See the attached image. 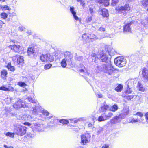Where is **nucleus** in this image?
<instances>
[{
	"mask_svg": "<svg viewBox=\"0 0 148 148\" xmlns=\"http://www.w3.org/2000/svg\"><path fill=\"white\" fill-rule=\"evenodd\" d=\"M25 125L29 126L31 125V124L29 122H25L23 123Z\"/></svg>",
	"mask_w": 148,
	"mask_h": 148,
	"instance_id": "obj_53",
	"label": "nucleus"
},
{
	"mask_svg": "<svg viewBox=\"0 0 148 148\" xmlns=\"http://www.w3.org/2000/svg\"><path fill=\"white\" fill-rule=\"evenodd\" d=\"M110 107L107 105H104L101 108V110L103 111L109 110Z\"/></svg>",
	"mask_w": 148,
	"mask_h": 148,
	"instance_id": "obj_32",
	"label": "nucleus"
},
{
	"mask_svg": "<svg viewBox=\"0 0 148 148\" xmlns=\"http://www.w3.org/2000/svg\"><path fill=\"white\" fill-rule=\"evenodd\" d=\"M98 129L97 133L98 134H99L102 132L103 130V127H100L98 128Z\"/></svg>",
	"mask_w": 148,
	"mask_h": 148,
	"instance_id": "obj_36",
	"label": "nucleus"
},
{
	"mask_svg": "<svg viewBox=\"0 0 148 148\" xmlns=\"http://www.w3.org/2000/svg\"><path fill=\"white\" fill-rule=\"evenodd\" d=\"M131 9L130 6L128 4H126L123 5H119L115 8L116 12L117 13L125 14L124 12L129 11Z\"/></svg>",
	"mask_w": 148,
	"mask_h": 148,
	"instance_id": "obj_3",
	"label": "nucleus"
},
{
	"mask_svg": "<svg viewBox=\"0 0 148 148\" xmlns=\"http://www.w3.org/2000/svg\"><path fill=\"white\" fill-rule=\"evenodd\" d=\"M95 68L97 70L102 71L109 75L112 74L114 69L111 65L103 63L97 64Z\"/></svg>",
	"mask_w": 148,
	"mask_h": 148,
	"instance_id": "obj_1",
	"label": "nucleus"
},
{
	"mask_svg": "<svg viewBox=\"0 0 148 148\" xmlns=\"http://www.w3.org/2000/svg\"><path fill=\"white\" fill-rule=\"evenodd\" d=\"M9 47L11 48L12 50H13L16 52L19 53L21 51L20 46L18 45H10Z\"/></svg>",
	"mask_w": 148,
	"mask_h": 148,
	"instance_id": "obj_11",
	"label": "nucleus"
},
{
	"mask_svg": "<svg viewBox=\"0 0 148 148\" xmlns=\"http://www.w3.org/2000/svg\"><path fill=\"white\" fill-rule=\"evenodd\" d=\"M15 133H11L10 132L6 133L5 134L6 136H8L10 137L14 138V135Z\"/></svg>",
	"mask_w": 148,
	"mask_h": 148,
	"instance_id": "obj_31",
	"label": "nucleus"
},
{
	"mask_svg": "<svg viewBox=\"0 0 148 148\" xmlns=\"http://www.w3.org/2000/svg\"><path fill=\"white\" fill-rule=\"evenodd\" d=\"M31 103H34L35 102L30 97H28L27 99Z\"/></svg>",
	"mask_w": 148,
	"mask_h": 148,
	"instance_id": "obj_51",
	"label": "nucleus"
},
{
	"mask_svg": "<svg viewBox=\"0 0 148 148\" xmlns=\"http://www.w3.org/2000/svg\"><path fill=\"white\" fill-rule=\"evenodd\" d=\"M135 116H138L140 117H142L143 116V114L140 112H138L136 114H134Z\"/></svg>",
	"mask_w": 148,
	"mask_h": 148,
	"instance_id": "obj_47",
	"label": "nucleus"
},
{
	"mask_svg": "<svg viewBox=\"0 0 148 148\" xmlns=\"http://www.w3.org/2000/svg\"><path fill=\"white\" fill-rule=\"evenodd\" d=\"M47 54L45 55H42L40 56V59L42 62H47Z\"/></svg>",
	"mask_w": 148,
	"mask_h": 148,
	"instance_id": "obj_27",
	"label": "nucleus"
},
{
	"mask_svg": "<svg viewBox=\"0 0 148 148\" xmlns=\"http://www.w3.org/2000/svg\"><path fill=\"white\" fill-rule=\"evenodd\" d=\"M101 14L104 17H108L109 16L108 10L106 9L101 10Z\"/></svg>",
	"mask_w": 148,
	"mask_h": 148,
	"instance_id": "obj_21",
	"label": "nucleus"
},
{
	"mask_svg": "<svg viewBox=\"0 0 148 148\" xmlns=\"http://www.w3.org/2000/svg\"><path fill=\"white\" fill-rule=\"evenodd\" d=\"M99 30L100 31H102L103 32H104L105 31V29L102 27H100L99 28Z\"/></svg>",
	"mask_w": 148,
	"mask_h": 148,
	"instance_id": "obj_59",
	"label": "nucleus"
},
{
	"mask_svg": "<svg viewBox=\"0 0 148 148\" xmlns=\"http://www.w3.org/2000/svg\"><path fill=\"white\" fill-rule=\"evenodd\" d=\"M89 7V13L92 16L95 13V7L93 5H90Z\"/></svg>",
	"mask_w": 148,
	"mask_h": 148,
	"instance_id": "obj_16",
	"label": "nucleus"
},
{
	"mask_svg": "<svg viewBox=\"0 0 148 148\" xmlns=\"http://www.w3.org/2000/svg\"><path fill=\"white\" fill-rule=\"evenodd\" d=\"M59 122L63 125L67 124L69 123L68 121L66 119H62L59 120Z\"/></svg>",
	"mask_w": 148,
	"mask_h": 148,
	"instance_id": "obj_30",
	"label": "nucleus"
},
{
	"mask_svg": "<svg viewBox=\"0 0 148 148\" xmlns=\"http://www.w3.org/2000/svg\"><path fill=\"white\" fill-rule=\"evenodd\" d=\"M94 122H93V123L89 122L88 125V126L89 128H94L95 127L94 126Z\"/></svg>",
	"mask_w": 148,
	"mask_h": 148,
	"instance_id": "obj_41",
	"label": "nucleus"
},
{
	"mask_svg": "<svg viewBox=\"0 0 148 148\" xmlns=\"http://www.w3.org/2000/svg\"><path fill=\"white\" fill-rule=\"evenodd\" d=\"M142 75L143 77L148 81V70L146 68H144L142 71Z\"/></svg>",
	"mask_w": 148,
	"mask_h": 148,
	"instance_id": "obj_15",
	"label": "nucleus"
},
{
	"mask_svg": "<svg viewBox=\"0 0 148 148\" xmlns=\"http://www.w3.org/2000/svg\"><path fill=\"white\" fill-rule=\"evenodd\" d=\"M80 143L82 145H86L90 141L91 135L88 133L82 134L80 136Z\"/></svg>",
	"mask_w": 148,
	"mask_h": 148,
	"instance_id": "obj_5",
	"label": "nucleus"
},
{
	"mask_svg": "<svg viewBox=\"0 0 148 148\" xmlns=\"http://www.w3.org/2000/svg\"><path fill=\"white\" fill-rule=\"evenodd\" d=\"M64 56L65 58L63 59L61 62V65L63 67H66L67 64L71 65L73 56L70 52H66L64 53Z\"/></svg>",
	"mask_w": 148,
	"mask_h": 148,
	"instance_id": "obj_2",
	"label": "nucleus"
},
{
	"mask_svg": "<svg viewBox=\"0 0 148 148\" xmlns=\"http://www.w3.org/2000/svg\"><path fill=\"white\" fill-rule=\"evenodd\" d=\"M88 39H93L96 40L98 38V37L94 34H89L88 35Z\"/></svg>",
	"mask_w": 148,
	"mask_h": 148,
	"instance_id": "obj_28",
	"label": "nucleus"
},
{
	"mask_svg": "<svg viewBox=\"0 0 148 148\" xmlns=\"http://www.w3.org/2000/svg\"><path fill=\"white\" fill-rule=\"evenodd\" d=\"M42 114L46 116H48L49 115L48 112H43Z\"/></svg>",
	"mask_w": 148,
	"mask_h": 148,
	"instance_id": "obj_55",
	"label": "nucleus"
},
{
	"mask_svg": "<svg viewBox=\"0 0 148 148\" xmlns=\"http://www.w3.org/2000/svg\"><path fill=\"white\" fill-rule=\"evenodd\" d=\"M134 22L133 21H132L130 23L127 22L126 21L125 22V25L123 26V30L124 32H129L131 31V29L130 26L131 24Z\"/></svg>",
	"mask_w": 148,
	"mask_h": 148,
	"instance_id": "obj_9",
	"label": "nucleus"
},
{
	"mask_svg": "<svg viewBox=\"0 0 148 148\" xmlns=\"http://www.w3.org/2000/svg\"><path fill=\"white\" fill-rule=\"evenodd\" d=\"M134 80L133 79H130L128 81V88L126 91L127 93L129 94L131 93V91H130V90L134 86Z\"/></svg>",
	"mask_w": 148,
	"mask_h": 148,
	"instance_id": "obj_10",
	"label": "nucleus"
},
{
	"mask_svg": "<svg viewBox=\"0 0 148 148\" xmlns=\"http://www.w3.org/2000/svg\"><path fill=\"white\" fill-rule=\"evenodd\" d=\"M25 29V28L23 27H19L18 28L19 30L21 31H22L24 30Z\"/></svg>",
	"mask_w": 148,
	"mask_h": 148,
	"instance_id": "obj_61",
	"label": "nucleus"
},
{
	"mask_svg": "<svg viewBox=\"0 0 148 148\" xmlns=\"http://www.w3.org/2000/svg\"><path fill=\"white\" fill-rule=\"evenodd\" d=\"M118 109V107L116 105H114L113 106L112 111H115L117 110Z\"/></svg>",
	"mask_w": 148,
	"mask_h": 148,
	"instance_id": "obj_48",
	"label": "nucleus"
},
{
	"mask_svg": "<svg viewBox=\"0 0 148 148\" xmlns=\"http://www.w3.org/2000/svg\"><path fill=\"white\" fill-rule=\"evenodd\" d=\"M137 87L139 91L142 92H144L145 90V88L143 87L141 83L139 82H138Z\"/></svg>",
	"mask_w": 148,
	"mask_h": 148,
	"instance_id": "obj_22",
	"label": "nucleus"
},
{
	"mask_svg": "<svg viewBox=\"0 0 148 148\" xmlns=\"http://www.w3.org/2000/svg\"><path fill=\"white\" fill-rule=\"evenodd\" d=\"M119 2V0H112L111 3L113 6H115Z\"/></svg>",
	"mask_w": 148,
	"mask_h": 148,
	"instance_id": "obj_44",
	"label": "nucleus"
},
{
	"mask_svg": "<svg viewBox=\"0 0 148 148\" xmlns=\"http://www.w3.org/2000/svg\"><path fill=\"white\" fill-rule=\"evenodd\" d=\"M114 62L116 66L120 67L125 66L126 63V59L123 56L115 58Z\"/></svg>",
	"mask_w": 148,
	"mask_h": 148,
	"instance_id": "obj_6",
	"label": "nucleus"
},
{
	"mask_svg": "<svg viewBox=\"0 0 148 148\" xmlns=\"http://www.w3.org/2000/svg\"><path fill=\"white\" fill-rule=\"evenodd\" d=\"M0 90H4L5 91H10V90L8 88L4 86L0 87Z\"/></svg>",
	"mask_w": 148,
	"mask_h": 148,
	"instance_id": "obj_40",
	"label": "nucleus"
},
{
	"mask_svg": "<svg viewBox=\"0 0 148 148\" xmlns=\"http://www.w3.org/2000/svg\"><path fill=\"white\" fill-rule=\"evenodd\" d=\"M22 100L19 99L15 104L13 105V107L16 109L20 108L22 107H24L23 104H21Z\"/></svg>",
	"mask_w": 148,
	"mask_h": 148,
	"instance_id": "obj_13",
	"label": "nucleus"
},
{
	"mask_svg": "<svg viewBox=\"0 0 148 148\" xmlns=\"http://www.w3.org/2000/svg\"><path fill=\"white\" fill-rule=\"evenodd\" d=\"M47 62H52L54 60V58L53 56L49 54H47Z\"/></svg>",
	"mask_w": 148,
	"mask_h": 148,
	"instance_id": "obj_20",
	"label": "nucleus"
},
{
	"mask_svg": "<svg viewBox=\"0 0 148 148\" xmlns=\"http://www.w3.org/2000/svg\"><path fill=\"white\" fill-rule=\"evenodd\" d=\"M35 110L36 111H44L43 109L41 107L39 106H37L33 108V111H35Z\"/></svg>",
	"mask_w": 148,
	"mask_h": 148,
	"instance_id": "obj_33",
	"label": "nucleus"
},
{
	"mask_svg": "<svg viewBox=\"0 0 148 148\" xmlns=\"http://www.w3.org/2000/svg\"><path fill=\"white\" fill-rule=\"evenodd\" d=\"M80 67L78 69V71L80 72L84 73L86 72V68L82 65H80Z\"/></svg>",
	"mask_w": 148,
	"mask_h": 148,
	"instance_id": "obj_23",
	"label": "nucleus"
},
{
	"mask_svg": "<svg viewBox=\"0 0 148 148\" xmlns=\"http://www.w3.org/2000/svg\"><path fill=\"white\" fill-rule=\"evenodd\" d=\"M74 8L73 7H70V11L72 13L74 18L76 20H77L78 19V17L76 15V12L75 11H74Z\"/></svg>",
	"mask_w": 148,
	"mask_h": 148,
	"instance_id": "obj_18",
	"label": "nucleus"
},
{
	"mask_svg": "<svg viewBox=\"0 0 148 148\" xmlns=\"http://www.w3.org/2000/svg\"><path fill=\"white\" fill-rule=\"evenodd\" d=\"M52 64H47L45 66V69H49L51 66Z\"/></svg>",
	"mask_w": 148,
	"mask_h": 148,
	"instance_id": "obj_49",
	"label": "nucleus"
},
{
	"mask_svg": "<svg viewBox=\"0 0 148 148\" xmlns=\"http://www.w3.org/2000/svg\"><path fill=\"white\" fill-rule=\"evenodd\" d=\"M146 120V121L148 123V112H147L144 115Z\"/></svg>",
	"mask_w": 148,
	"mask_h": 148,
	"instance_id": "obj_50",
	"label": "nucleus"
},
{
	"mask_svg": "<svg viewBox=\"0 0 148 148\" xmlns=\"http://www.w3.org/2000/svg\"><path fill=\"white\" fill-rule=\"evenodd\" d=\"M3 147L5 148H14L13 146H10L8 147V146L5 144L3 145Z\"/></svg>",
	"mask_w": 148,
	"mask_h": 148,
	"instance_id": "obj_62",
	"label": "nucleus"
},
{
	"mask_svg": "<svg viewBox=\"0 0 148 148\" xmlns=\"http://www.w3.org/2000/svg\"><path fill=\"white\" fill-rule=\"evenodd\" d=\"M92 55L94 57L96 56L97 58H100L101 61L102 62H105L106 63L108 60H109L107 56L105 53H103L102 51L97 53L96 54H93Z\"/></svg>",
	"mask_w": 148,
	"mask_h": 148,
	"instance_id": "obj_8",
	"label": "nucleus"
},
{
	"mask_svg": "<svg viewBox=\"0 0 148 148\" xmlns=\"http://www.w3.org/2000/svg\"><path fill=\"white\" fill-rule=\"evenodd\" d=\"M11 100L12 99L10 97H7L5 99V102L7 104L10 103L11 102Z\"/></svg>",
	"mask_w": 148,
	"mask_h": 148,
	"instance_id": "obj_39",
	"label": "nucleus"
},
{
	"mask_svg": "<svg viewBox=\"0 0 148 148\" xmlns=\"http://www.w3.org/2000/svg\"><path fill=\"white\" fill-rule=\"evenodd\" d=\"M83 59V57L82 56H79L77 58V60L79 61H81Z\"/></svg>",
	"mask_w": 148,
	"mask_h": 148,
	"instance_id": "obj_60",
	"label": "nucleus"
},
{
	"mask_svg": "<svg viewBox=\"0 0 148 148\" xmlns=\"http://www.w3.org/2000/svg\"><path fill=\"white\" fill-rule=\"evenodd\" d=\"M123 88V86L119 84L115 88V90L118 92H120L122 90Z\"/></svg>",
	"mask_w": 148,
	"mask_h": 148,
	"instance_id": "obj_29",
	"label": "nucleus"
},
{
	"mask_svg": "<svg viewBox=\"0 0 148 148\" xmlns=\"http://www.w3.org/2000/svg\"><path fill=\"white\" fill-rule=\"evenodd\" d=\"M101 148H109V145L105 144L102 146Z\"/></svg>",
	"mask_w": 148,
	"mask_h": 148,
	"instance_id": "obj_56",
	"label": "nucleus"
},
{
	"mask_svg": "<svg viewBox=\"0 0 148 148\" xmlns=\"http://www.w3.org/2000/svg\"><path fill=\"white\" fill-rule=\"evenodd\" d=\"M78 129L80 130V129L78 128H74L73 129V131H75V132H78Z\"/></svg>",
	"mask_w": 148,
	"mask_h": 148,
	"instance_id": "obj_63",
	"label": "nucleus"
},
{
	"mask_svg": "<svg viewBox=\"0 0 148 148\" xmlns=\"http://www.w3.org/2000/svg\"><path fill=\"white\" fill-rule=\"evenodd\" d=\"M92 15H91L90 16H88V17L86 19V21L87 23L90 22L91 21L92 19Z\"/></svg>",
	"mask_w": 148,
	"mask_h": 148,
	"instance_id": "obj_43",
	"label": "nucleus"
},
{
	"mask_svg": "<svg viewBox=\"0 0 148 148\" xmlns=\"http://www.w3.org/2000/svg\"><path fill=\"white\" fill-rule=\"evenodd\" d=\"M8 15L5 13H2L1 14V16L2 18L5 19L7 18Z\"/></svg>",
	"mask_w": 148,
	"mask_h": 148,
	"instance_id": "obj_37",
	"label": "nucleus"
},
{
	"mask_svg": "<svg viewBox=\"0 0 148 148\" xmlns=\"http://www.w3.org/2000/svg\"><path fill=\"white\" fill-rule=\"evenodd\" d=\"M126 98L129 100H131V99H132L133 96L132 95H128L126 97Z\"/></svg>",
	"mask_w": 148,
	"mask_h": 148,
	"instance_id": "obj_52",
	"label": "nucleus"
},
{
	"mask_svg": "<svg viewBox=\"0 0 148 148\" xmlns=\"http://www.w3.org/2000/svg\"><path fill=\"white\" fill-rule=\"evenodd\" d=\"M141 3L144 7H147L148 5V0H142Z\"/></svg>",
	"mask_w": 148,
	"mask_h": 148,
	"instance_id": "obj_34",
	"label": "nucleus"
},
{
	"mask_svg": "<svg viewBox=\"0 0 148 148\" xmlns=\"http://www.w3.org/2000/svg\"><path fill=\"white\" fill-rule=\"evenodd\" d=\"M24 59L23 57L22 56H19L17 59V63L20 64H23V63Z\"/></svg>",
	"mask_w": 148,
	"mask_h": 148,
	"instance_id": "obj_26",
	"label": "nucleus"
},
{
	"mask_svg": "<svg viewBox=\"0 0 148 148\" xmlns=\"http://www.w3.org/2000/svg\"><path fill=\"white\" fill-rule=\"evenodd\" d=\"M101 3H103L106 6H107L109 4L108 0H102V2Z\"/></svg>",
	"mask_w": 148,
	"mask_h": 148,
	"instance_id": "obj_38",
	"label": "nucleus"
},
{
	"mask_svg": "<svg viewBox=\"0 0 148 148\" xmlns=\"http://www.w3.org/2000/svg\"><path fill=\"white\" fill-rule=\"evenodd\" d=\"M70 120L71 123H76L82 121L84 120L82 118H80L79 119H71Z\"/></svg>",
	"mask_w": 148,
	"mask_h": 148,
	"instance_id": "obj_19",
	"label": "nucleus"
},
{
	"mask_svg": "<svg viewBox=\"0 0 148 148\" xmlns=\"http://www.w3.org/2000/svg\"><path fill=\"white\" fill-rule=\"evenodd\" d=\"M113 115V114L111 112H105L101 116H99L97 120L99 122H101L109 119Z\"/></svg>",
	"mask_w": 148,
	"mask_h": 148,
	"instance_id": "obj_7",
	"label": "nucleus"
},
{
	"mask_svg": "<svg viewBox=\"0 0 148 148\" xmlns=\"http://www.w3.org/2000/svg\"><path fill=\"white\" fill-rule=\"evenodd\" d=\"M113 52H114V50L113 49L110 51H108V53L110 56L113 55Z\"/></svg>",
	"mask_w": 148,
	"mask_h": 148,
	"instance_id": "obj_57",
	"label": "nucleus"
},
{
	"mask_svg": "<svg viewBox=\"0 0 148 148\" xmlns=\"http://www.w3.org/2000/svg\"><path fill=\"white\" fill-rule=\"evenodd\" d=\"M9 16L10 17V18H8L6 20V21L7 22H8V21H10L12 20V16L10 14V13L9 15Z\"/></svg>",
	"mask_w": 148,
	"mask_h": 148,
	"instance_id": "obj_58",
	"label": "nucleus"
},
{
	"mask_svg": "<svg viewBox=\"0 0 148 148\" xmlns=\"http://www.w3.org/2000/svg\"><path fill=\"white\" fill-rule=\"evenodd\" d=\"M3 9L5 10H10V8L9 7L6 5L4 6L3 8Z\"/></svg>",
	"mask_w": 148,
	"mask_h": 148,
	"instance_id": "obj_54",
	"label": "nucleus"
},
{
	"mask_svg": "<svg viewBox=\"0 0 148 148\" xmlns=\"http://www.w3.org/2000/svg\"><path fill=\"white\" fill-rule=\"evenodd\" d=\"M7 67L9 70L12 71H14L15 70L14 67L11 66L10 63H9L8 64Z\"/></svg>",
	"mask_w": 148,
	"mask_h": 148,
	"instance_id": "obj_24",
	"label": "nucleus"
},
{
	"mask_svg": "<svg viewBox=\"0 0 148 148\" xmlns=\"http://www.w3.org/2000/svg\"><path fill=\"white\" fill-rule=\"evenodd\" d=\"M88 34L85 33L82 35V38L83 42L84 43H87V41L88 40Z\"/></svg>",
	"mask_w": 148,
	"mask_h": 148,
	"instance_id": "obj_17",
	"label": "nucleus"
},
{
	"mask_svg": "<svg viewBox=\"0 0 148 148\" xmlns=\"http://www.w3.org/2000/svg\"><path fill=\"white\" fill-rule=\"evenodd\" d=\"M27 128L21 125H18L15 129V133L18 136H23L25 135L27 132Z\"/></svg>",
	"mask_w": 148,
	"mask_h": 148,
	"instance_id": "obj_4",
	"label": "nucleus"
},
{
	"mask_svg": "<svg viewBox=\"0 0 148 148\" xmlns=\"http://www.w3.org/2000/svg\"><path fill=\"white\" fill-rule=\"evenodd\" d=\"M113 34H106L104 36V37H109V38H112L113 37Z\"/></svg>",
	"mask_w": 148,
	"mask_h": 148,
	"instance_id": "obj_42",
	"label": "nucleus"
},
{
	"mask_svg": "<svg viewBox=\"0 0 148 148\" xmlns=\"http://www.w3.org/2000/svg\"><path fill=\"white\" fill-rule=\"evenodd\" d=\"M1 77L4 79L6 78L7 77L8 73L7 71L5 70H3L1 71Z\"/></svg>",
	"mask_w": 148,
	"mask_h": 148,
	"instance_id": "obj_25",
	"label": "nucleus"
},
{
	"mask_svg": "<svg viewBox=\"0 0 148 148\" xmlns=\"http://www.w3.org/2000/svg\"><path fill=\"white\" fill-rule=\"evenodd\" d=\"M93 54H95V53H92V54H91V56H92V59L93 60H94V62L95 63H97L98 62V59L99 58H97V57H96V56H92V55Z\"/></svg>",
	"mask_w": 148,
	"mask_h": 148,
	"instance_id": "obj_35",
	"label": "nucleus"
},
{
	"mask_svg": "<svg viewBox=\"0 0 148 148\" xmlns=\"http://www.w3.org/2000/svg\"><path fill=\"white\" fill-rule=\"evenodd\" d=\"M4 24V23H3L2 21L0 20V28H1L2 26Z\"/></svg>",
	"mask_w": 148,
	"mask_h": 148,
	"instance_id": "obj_64",
	"label": "nucleus"
},
{
	"mask_svg": "<svg viewBox=\"0 0 148 148\" xmlns=\"http://www.w3.org/2000/svg\"><path fill=\"white\" fill-rule=\"evenodd\" d=\"M139 121V119H138L133 118L131 120L130 122L132 123H133L138 122Z\"/></svg>",
	"mask_w": 148,
	"mask_h": 148,
	"instance_id": "obj_46",
	"label": "nucleus"
},
{
	"mask_svg": "<svg viewBox=\"0 0 148 148\" xmlns=\"http://www.w3.org/2000/svg\"><path fill=\"white\" fill-rule=\"evenodd\" d=\"M34 50L33 47H31L29 48L27 50L28 55L31 57H35L34 56Z\"/></svg>",
	"mask_w": 148,
	"mask_h": 148,
	"instance_id": "obj_14",
	"label": "nucleus"
},
{
	"mask_svg": "<svg viewBox=\"0 0 148 148\" xmlns=\"http://www.w3.org/2000/svg\"><path fill=\"white\" fill-rule=\"evenodd\" d=\"M121 117L120 115L114 117L111 120V123L112 124H115L118 123L121 121Z\"/></svg>",
	"mask_w": 148,
	"mask_h": 148,
	"instance_id": "obj_12",
	"label": "nucleus"
},
{
	"mask_svg": "<svg viewBox=\"0 0 148 148\" xmlns=\"http://www.w3.org/2000/svg\"><path fill=\"white\" fill-rule=\"evenodd\" d=\"M18 85L21 87H23V86H26V84L24 82H20L18 83Z\"/></svg>",
	"mask_w": 148,
	"mask_h": 148,
	"instance_id": "obj_45",
	"label": "nucleus"
}]
</instances>
